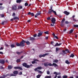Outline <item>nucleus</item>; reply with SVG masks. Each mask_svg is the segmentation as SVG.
I'll return each instance as SVG.
<instances>
[{
    "label": "nucleus",
    "instance_id": "32",
    "mask_svg": "<svg viewBox=\"0 0 78 78\" xmlns=\"http://www.w3.org/2000/svg\"><path fill=\"white\" fill-rule=\"evenodd\" d=\"M49 33V31H47L44 32V33H45V34H48Z\"/></svg>",
    "mask_w": 78,
    "mask_h": 78
},
{
    "label": "nucleus",
    "instance_id": "8",
    "mask_svg": "<svg viewBox=\"0 0 78 78\" xmlns=\"http://www.w3.org/2000/svg\"><path fill=\"white\" fill-rule=\"evenodd\" d=\"M44 32H43L42 31L40 32H39L38 33V34L37 35V37H40V36H41L42 35V34H43Z\"/></svg>",
    "mask_w": 78,
    "mask_h": 78
},
{
    "label": "nucleus",
    "instance_id": "33",
    "mask_svg": "<svg viewBox=\"0 0 78 78\" xmlns=\"http://www.w3.org/2000/svg\"><path fill=\"white\" fill-rule=\"evenodd\" d=\"M48 66H53V64H51V63H48Z\"/></svg>",
    "mask_w": 78,
    "mask_h": 78
},
{
    "label": "nucleus",
    "instance_id": "11",
    "mask_svg": "<svg viewBox=\"0 0 78 78\" xmlns=\"http://www.w3.org/2000/svg\"><path fill=\"white\" fill-rule=\"evenodd\" d=\"M0 63L2 64H4L5 62V60L2 59V60H0Z\"/></svg>",
    "mask_w": 78,
    "mask_h": 78
},
{
    "label": "nucleus",
    "instance_id": "44",
    "mask_svg": "<svg viewBox=\"0 0 78 78\" xmlns=\"http://www.w3.org/2000/svg\"><path fill=\"white\" fill-rule=\"evenodd\" d=\"M73 29L71 30L70 31V33H73Z\"/></svg>",
    "mask_w": 78,
    "mask_h": 78
},
{
    "label": "nucleus",
    "instance_id": "26",
    "mask_svg": "<svg viewBox=\"0 0 78 78\" xmlns=\"http://www.w3.org/2000/svg\"><path fill=\"white\" fill-rule=\"evenodd\" d=\"M53 13H54V14L55 15V16H57V14L56 13V12L55 11H54V10H53V12H52Z\"/></svg>",
    "mask_w": 78,
    "mask_h": 78
},
{
    "label": "nucleus",
    "instance_id": "25",
    "mask_svg": "<svg viewBox=\"0 0 78 78\" xmlns=\"http://www.w3.org/2000/svg\"><path fill=\"white\" fill-rule=\"evenodd\" d=\"M13 19L14 20H19V17H14L13 18Z\"/></svg>",
    "mask_w": 78,
    "mask_h": 78
},
{
    "label": "nucleus",
    "instance_id": "20",
    "mask_svg": "<svg viewBox=\"0 0 78 78\" xmlns=\"http://www.w3.org/2000/svg\"><path fill=\"white\" fill-rule=\"evenodd\" d=\"M12 68V66L11 65L9 66H8V69L9 70H10V69H11Z\"/></svg>",
    "mask_w": 78,
    "mask_h": 78
},
{
    "label": "nucleus",
    "instance_id": "28",
    "mask_svg": "<svg viewBox=\"0 0 78 78\" xmlns=\"http://www.w3.org/2000/svg\"><path fill=\"white\" fill-rule=\"evenodd\" d=\"M22 8H23V7H22V6H20L18 7V9H22Z\"/></svg>",
    "mask_w": 78,
    "mask_h": 78
},
{
    "label": "nucleus",
    "instance_id": "2",
    "mask_svg": "<svg viewBox=\"0 0 78 78\" xmlns=\"http://www.w3.org/2000/svg\"><path fill=\"white\" fill-rule=\"evenodd\" d=\"M16 45L17 47H24V44L23 43V41H22H22L20 42V43H17L16 44Z\"/></svg>",
    "mask_w": 78,
    "mask_h": 78
},
{
    "label": "nucleus",
    "instance_id": "9",
    "mask_svg": "<svg viewBox=\"0 0 78 78\" xmlns=\"http://www.w3.org/2000/svg\"><path fill=\"white\" fill-rule=\"evenodd\" d=\"M53 10H51L50 9H49L48 11V14H51L53 12Z\"/></svg>",
    "mask_w": 78,
    "mask_h": 78
},
{
    "label": "nucleus",
    "instance_id": "19",
    "mask_svg": "<svg viewBox=\"0 0 78 78\" xmlns=\"http://www.w3.org/2000/svg\"><path fill=\"white\" fill-rule=\"evenodd\" d=\"M10 47L12 48H14V47H16V46H15L14 44H10Z\"/></svg>",
    "mask_w": 78,
    "mask_h": 78
},
{
    "label": "nucleus",
    "instance_id": "49",
    "mask_svg": "<svg viewBox=\"0 0 78 78\" xmlns=\"http://www.w3.org/2000/svg\"><path fill=\"white\" fill-rule=\"evenodd\" d=\"M72 20H73V21H74V22H75L76 21V20L74 18H73Z\"/></svg>",
    "mask_w": 78,
    "mask_h": 78
},
{
    "label": "nucleus",
    "instance_id": "57",
    "mask_svg": "<svg viewBox=\"0 0 78 78\" xmlns=\"http://www.w3.org/2000/svg\"><path fill=\"white\" fill-rule=\"evenodd\" d=\"M51 26V27H54V24H50Z\"/></svg>",
    "mask_w": 78,
    "mask_h": 78
},
{
    "label": "nucleus",
    "instance_id": "38",
    "mask_svg": "<svg viewBox=\"0 0 78 78\" xmlns=\"http://www.w3.org/2000/svg\"><path fill=\"white\" fill-rule=\"evenodd\" d=\"M51 78V76H47L46 77H45L44 78Z\"/></svg>",
    "mask_w": 78,
    "mask_h": 78
},
{
    "label": "nucleus",
    "instance_id": "12",
    "mask_svg": "<svg viewBox=\"0 0 78 78\" xmlns=\"http://www.w3.org/2000/svg\"><path fill=\"white\" fill-rule=\"evenodd\" d=\"M65 14H66V16H68L70 12H68L67 11H64V12H63Z\"/></svg>",
    "mask_w": 78,
    "mask_h": 78
},
{
    "label": "nucleus",
    "instance_id": "24",
    "mask_svg": "<svg viewBox=\"0 0 78 78\" xmlns=\"http://www.w3.org/2000/svg\"><path fill=\"white\" fill-rule=\"evenodd\" d=\"M75 56V55L73 54H72L69 56L70 58H73Z\"/></svg>",
    "mask_w": 78,
    "mask_h": 78
},
{
    "label": "nucleus",
    "instance_id": "14",
    "mask_svg": "<svg viewBox=\"0 0 78 78\" xmlns=\"http://www.w3.org/2000/svg\"><path fill=\"white\" fill-rule=\"evenodd\" d=\"M23 53V51H21L20 52H19V51H17L16 52V54L18 55H20L21 54H22V53Z\"/></svg>",
    "mask_w": 78,
    "mask_h": 78
},
{
    "label": "nucleus",
    "instance_id": "10",
    "mask_svg": "<svg viewBox=\"0 0 78 78\" xmlns=\"http://www.w3.org/2000/svg\"><path fill=\"white\" fill-rule=\"evenodd\" d=\"M13 10H16L17 9V6L15 5H13L12 7Z\"/></svg>",
    "mask_w": 78,
    "mask_h": 78
},
{
    "label": "nucleus",
    "instance_id": "41",
    "mask_svg": "<svg viewBox=\"0 0 78 78\" xmlns=\"http://www.w3.org/2000/svg\"><path fill=\"white\" fill-rule=\"evenodd\" d=\"M4 23H7V21H4L2 23V25H4Z\"/></svg>",
    "mask_w": 78,
    "mask_h": 78
},
{
    "label": "nucleus",
    "instance_id": "23",
    "mask_svg": "<svg viewBox=\"0 0 78 78\" xmlns=\"http://www.w3.org/2000/svg\"><path fill=\"white\" fill-rule=\"evenodd\" d=\"M60 50V48H56V52H57L59 51V50Z\"/></svg>",
    "mask_w": 78,
    "mask_h": 78
},
{
    "label": "nucleus",
    "instance_id": "22",
    "mask_svg": "<svg viewBox=\"0 0 78 78\" xmlns=\"http://www.w3.org/2000/svg\"><path fill=\"white\" fill-rule=\"evenodd\" d=\"M41 11H39V12H37L36 14L37 16H39V15H41Z\"/></svg>",
    "mask_w": 78,
    "mask_h": 78
},
{
    "label": "nucleus",
    "instance_id": "13",
    "mask_svg": "<svg viewBox=\"0 0 78 78\" xmlns=\"http://www.w3.org/2000/svg\"><path fill=\"white\" fill-rule=\"evenodd\" d=\"M30 41H35V38L33 37H30Z\"/></svg>",
    "mask_w": 78,
    "mask_h": 78
},
{
    "label": "nucleus",
    "instance_id": "40",
    "mask_svg": "<svg viewBox=\"0 0 78 78\" xmlns=\"http://www.w3.org/2000/svg\"><path fill=\"white\" fill-rule=\"evenodd\" d=\"M10 76H16L14 74H13V73H11L10 74Z\"/></svg>",
    "mask_w": 78,
    "mask_h": 78
},
{
    "label": "nucleus",
    "instance_id": "58",
    "mask_svg": "<svg viewBox=\"0 0 78 78\" xmlns=\"http://www.w3.org/2000/svg\"><path fill=\"white\" fill-rule=\"evenodd\" d=\"M58 78H61V76H57Z\"/></svg>",
    "mask_w": 78,
    "mask_h": 78
},
{
    "label": "nucleus",
    "instance_id": "46",
    "mask_svg": "<svg viewBox=\"0 0 78 78\" xmlns=\"http://www.w3.org/2000/svg\"><path fill=\"white\" fill-rule=\"evenodd\" d=\"M37 72H38V73H42V72L39 70H37Z\"/></svg>",
    "mask_w": 78,
    "mask_h": 78
},
{
    "label": "nucleus",
    "instance_id": "18",
    "mask_svg": "<svg viewBox=\"0 0 78 78\" xmlns=\"http://www.w3.org/2000/svg\"><path fill=\"white\" fill-rule=\"evenodd\" d=\"M18 71H15L13 72V73L14 74V75H17L18 74Z\"/></svg>",
    "mask_w": 78,
    "mask_h": 78
},
{
    "label": "nucleus",
    "instance_id": "36",
    "mask_svg": "<svg viewBox=\"0 0 78 78\" xmlns=\"http://www.w3.org/2000/svg\"><path fill=\"white\" fill-rule=\"evenodd\" d=\"M37 68L38 70H41L42 69V67L41 66H38Z\"/></svg>",
    "mask_w": 78,
    "mask_h": 78
},
{
    "label": "nucleus",
    "instance_id": "51",
    "mask_svg": "<svg viewBox=\"0 0 78 78\" xmlns=\"http://www.w3.org/2000/svg\"><path fill=\"white\" fill-rule=\"evenodd\" d=\"M50 73V71H47V74H48V75H49Z\"/></svg>",
    "mask_w": 78,
    "mask_h": 78
},
{
    "label": "nucleus",
    "instance_id": "62",
    "mask_svg": "<svg viewBox=\"0 0 78 78\" xmlns=\"http://www.w3.org/2000/svg\"><path fill=\"white\" fill-rule=\"evenodd\" d=\"M50 17H48L47 18V20H50Z\"/></svg>",
    "mask_w": 78,
    "mask_h": 78
},
{
    "label": "nucleus",
    "instance_id": "17",
    "mask_svg": "<svg viewBox=\"0 0 78 78\" xmlns=\"http://www.w3.org/2000/svg\"><path fill=\"white\" fill-rule=\"evenodd\" d=\"M61 44H62V43H59V44H58V43H57L56 44L54 45V46L55 47H56V46H60V45H61Z\"/></svg>",
    "mask_w": 78,
    "mask_h": 78
},
{
    "label": "nucleus",
    "instance_id": "54",
    "mask_svg": "<svg viewBox=\"0 0 78 78\" xmlns=\"http://www.w3.org/2000/svg\"><path fill=\"white\" fill-rule=\"evenodd\" d=\"M69 22H68V21H66L65 22V23H66V24H69Z\"/></svg>",
    "mask_w": 78,
    "mask_h": 78
},
{
    "label": "nucleus",
    "instance_id": "43",
    "mask_svg": "<svg viewBox=\"0 0 78 78\" xmlns=\"http://www.w3.org/2000/svg\"><path fill=\"white\" fill-rule=\"evenodd\" d=\"M0 69H4V67H3L2 66H0Z\"/></svg>",
    "mask_w": 78,
    "mask_h": 78
},
{
    "label": "nucleus",
    "instance_id": "16",
    "mask_svg": "<svg viewBox=\"0 0 78 78\" xmlns=\"http://www.w3.org/2000/svg\"><path fill=\"white\" fill-rule=\"evenodd\" d=\"M44 67H47L48 66V62H44Z\"/></svg>",
    "mask_w": 78,
    "mask_h": 78
},
{
    "label": "nucleus",
    "instance_id": "47",
    "mask_svg": "<svg viewBox=\"0 0 78 78\" xmlns=\"http://www.w3.org/2000/svg\"><path fill=\"white\" fill-rule=\"evenodd\" d=\"M33 37H37V34H34V35H33Z\"/></svg>",
    "mask_w": 78,
    "mask_h": 78
},
{
    "label": "nucleus",
    "instance_id": "35",
    "mask_svg": "<svg viewBox=\"0 0 78 78\" xmlns=\"http://www.w3.org/2000/svg\"><path fill=\"white\" fill-rule=\"evenodd\" d=\"M65 21V19L64 18L62 20L61 23H64V22Z\"/></svg>",
    "mask_w": 78,
    "mask_h": 78
},
{
    "label": "nucleus",
    "instance_id": "63",
    "mask_svg": "<svg viewBox=\"0 0 78 78\" xmlns=\"http://www.w3.org/2000/svg\"><path fill=\"white\" fill-rule=\"evenodd\" d=\"M23 56H22L20 58V59H22L23 58Z\"/></svg>",
    "mask_w": 78,
    "mask_h": 78
},
{
    "label": "nucleus",
    "instance_id": "55",
    "mask_svg": "<svg viewBox=\"0 0 78 78\" xmlns=\"http://www.w3.org/2000/svg\"><path fill=\"white\" fill-rule=\"evenodd\" d=\"M52 8H53V6H52V5L51 6L50 9H49L53 10L52 9Z\"/></svg>",
    "mask_w": 78,
    "mask_h": 78
},
{
    "label": "nucleus",
    "instance_id": "60",
    "mask_svg": "<svg viewBox=\"0 0 78 78\" xmlns=\"http://www.w3.org/2000/svg\"><path fill=\"white\" fill-rule=\"evenodd\" d=\"M37 69H38L37 68H36L34 69V71H36L37 70Z\"/></svg>",
    "mask_w": 78,
    "mask_h": 78
},
{
    "label": "nucleus",
    "instance_id": "15",
    "mask_svg": "<svg viewBox=\"0 0 78 78\" xmlns=\"http://www.w3.org/2000/svg\"><path fill=\"white\" fill-rule=\"evenodd\" d=\"M53 66H54L55 67H58V66L55 63H53L52 64V66L53 67Z\"/></svg>",
    "mask_w": 78,
    "mask_h": 78
},
{
    "label": "nucleus",
    "instance_id": "30",
    "mask_svg": "<svg viewBox=\"0 0 78 78\" xmlns=\"http://www.w3.org/2000/svg\"><path fill=\"white\" fill-rule=\"evenodd\" d=\"M1 17L2 18H3L5 17V14H1Z\"/></svg>",
    "mask_w": 78,
    "mask_h": 78
},
{
    "label": "nucleus",
    "instance_id": "7",
    "mask_svg": "<svg viewBox=\"0 0 78 78\" xmlns=\"http://www.w3.org/2000/svg\"><path fill=\"white\" fill-rule=\"evenodd\" d=\"M27 15H30L32 17H33L34 16V14L33 13H31L30 12H29L27 14Z\"/></svg>",
    "mask_w": 78,
    "mask_h": 78
},
{
    "label": "nucleus",
    "instance_id": "52",
    "mask_svg": "<svg viewBox=\"0 0 78 78\" xmlns=\"http://www.w3.org/2000/svg\"><path fill=\"white\" fill-rule=\"evenodd\" d=\"M5 46H6V47H9V45H8L6 43H5Z\"/></svg>",
    "mask_w": 78,
    "mask_h": 78
},
{
    "label": "nucleus",
    "instance_id": "29",
    "mask_svg": "<svg viewBox=\"0 0 78 78\" xmlns=\"http://www.w3.org/2000/svg\"><path fill=\"white\" fill-rule=\"evenodd\" d=\"M22 2V0H16V3H20Z\"/></svg>",
    "mask_w": 78,
    "mask_h": 78
},
{
    "label": "nucleus",
    "instance_id": "6",
    "mask_svg": "<svg viewBox=\"0 0 78 78\" xmlns=\"http://www.w3.org/2000/svg\"><path fill=\"white\" fill-rule=\"evenodd\" d=\"M51 21L52 23L55 24V22H56V19H55V18L54 17L52 18Z\"/></svg>",
    "mask_w": 78,
    "mask_h": 78
},
{
    "label": "nucleus",
    "instance_id": "59",
    "mask_svg": "<svg viewBox=\"0 0 78 78\" xmlns=\"http://www.w3.org/2000/svg\"><path fill=\"white\" fill-rule=\"evenodd\" d=\"M35 62H35L34 61L32 62V64H35Z\"/></svg>",
    "mask_w": 78,
    "mask_h": 78
},
{
    "label": "nucleus",
    "instance_id": "50",
    "mask_svg": "<svg viewBox=\"0 0 78 78\" xmlns=\"http://www.w3.org/2000/svg\"><path fill=\"white\" fill-rule=\"evenodd\" d=\"M19 75H22V72H20L19 73Z\"/></svg>",
    "mask_w": 78,
    "mask_h": 78
},
{
    "label": "nucleus",
    "instance_id": "21",
    "mask_svg": "<svg viewBox=\"0 0 78 78\" xmlns=\"http://www.w3.org/2000/svg\"><path fill=\"white\" fill-rule=\"evenodd\" d=\"M58 61H59L58 60L55 59V60H54V61H53V62H55V63H57V62H58Z\"/></svg>",
    "mask_w": 78,
    "mask_h": 78
},
{
    "label": "nucleus",
    "instance_id": "34",
    "mask_svg": "<svg viewBox=\"0 0 78 78\" xmlns=\"http://www.w3.org/2000/svg\"><path fill=\"white\" fill-rule=\"evenodd\" d=\"M66 51H67V53H70V51L68 49H66L65 50Z\"/></svg>",
    "mask_w": 78,
    "mask_h": 78
},
{
    "label": "nucleus",
    "instance_id": "42",
    "mask_svg": "<svg viewBox=\"0 0 78 78\" xmlns=\"http://www.w3.org/2000/svg\"><path fill=\"white\" fill-rule=\"evenodd\" d=\"M41 76V75H39L37 76V78H39Z\"/></svg>",
    "mask_w": 78,
    "mask_h": 78
},
{
    "label": "nucleus",
    "instance_id": "64",
    "mask_svg": "<svg viewBox=\"0 0 78 78\" xmlns=\"http://www.w3.org/2000/svg\"><path fill=\"white\" fill-rule=\"evenodd\" d=\"M3 47H1L0 48V50H3Z\"/></svg>",
    "mask_w": 78,
    "mask_h": 78
},
{
    "label": "nucleus",
    "instance_id": "39",
    "mask_svg": "<svg viewBox=\"0 0 78 78\" xmlns=\"http://www.w3.org/2000/svg\"><path fill=\"white\" fill-rule=\"evenodd\" d=\"M62 52H63V53H64V54H67V53H66V51H64V50H63L62 51Z\"/></svg>",
    "mask_w": 78,
    "mask_h": 78
},
{
    "label": "nucleus",
    "instance_id": "5",
    "mask_svg": "<svg viewBox=\"0 0 78 78\" xmlns=\"http://www.w3.org/2000/svg\"><path fill=\"white\" fill-rule=\"evenodd\" d=\"M14 69L16 70H17V69H18V70H23V69H22V68L20 66L15 67H14Z\"/></svg>",
    "mask_w": 78,
    "mask_h": 78
},
{
    "label": "nucleus",
    "instance_id": "4",
    "mask_svg": "<svg viewBox=\"0 0 78 78\" xmlns=\"http://www.w3.org/2000/svg\"><path fill=\"white\" fill-rule=\"evenodd\" d=\"M23 41V44H24V47L25 46V43H26V44L27 45H30V41H25V40H22Z\"/></svg>",
    "mask_w": 78,
    "mask_h": 78
},
{
    "label": "nucleus",
    "instance_id": "61",
    "mask_svg": "<svg viewBox=\"0 0 78 78\" xmlns=\"http://www.w3.org/2000/svg\"><path fill=\"white\" fill-rule=\"evenodd\" d=\"M54 43V41H52L51 42V44H53Z\"/></svg>",
    "mask_w": 78,
    "mask_h": 78
},
{
    "label": "nucleus",
    "instance_id": "31",
    "mask_svg": "<svg viewBox=\"0 0 78 78\" xmlns=\"http://www.w3.org/2000/svg\"><path fill=\"white\" fill-rule=\"evenodd\" d=\"M65 62H66V64H70V62H69V61L67 60H66Z\"/></svg>",
    "mask_w": 78,
    "mask_h": 78
},
{
    "label": "nucleus",
    "instance_id": "48",
    "mask_svg": "<svg viewBox=\"0 0 78 78\" xmlns=\"http://www.w3.org/2000/svg\"><path fill=\"white\" fill-rule=\"evenodd\" d=\"M64 24H63V23H61V27H64Z\"/></svg>",
    "mask_w": 78,
    "mask_h": 78
},
{
    "label": "nucleus",
    "instance_id": "1",
    "mask_svg": "<svg viewBox=\"0 0 78 78\" xmlns=\"http://www.w3.org/2000/svg\"><path fill=\"white\" fill-rule=\"evenodd\" d=\"M22 65L23 67H26V68H30V67L33 66V65H32V64H31L30 65H28L26 63H23Z\"/></svg>",
    "mask_w": 78,
    "mask_h": 78
},
{
    "label": "nucleus",
    "instance_id": "3",
    "mask_svg": "<svg viewBox=\"0 0 78 78\" xmlns=\"http://www.w3.org/2000/svg\"><path fill=\"white\" fill-rule=\"evenodd\" d=\"M49 54H50L49 53H45L43 55H42V54H40L39 55V57L40 58H41V57H45V56H47Z\"/></svg>",
    "mask_w": 78,
    "mask_h": 78
},
{
    "label": "nucleus",
    "instance_id": "53",
    "mask_svg": "<svg viewBox=\"0 0 78 78\" xmlns=\"http://www.w3.org/2000/svg\"><path fill=\"white\" fill-rule=\"evenodd\" d=\"M16 16V14L15 13L13 12L12 14V16Z\"/></svg>",
    "mask_w": 78,
    "mask_h": 78
},
{
    "label": "nucleus",
    "instance_id": "45",
    "mask_svg": "<svg viewBox=\"0 0 78 78\" xmlns=\"http://www.w3.org/2000/svg\"><path fill=\"white\" fill-rule=\"evenodd\" d=\"M28 5V4L27 2L25 3V6H27Z\"/></svg>",
    "mask_w": 78,
    "mask_h": 78
},
{
    "label": "nucleus",
    "instance_id": "27",
    "mask_svg": "<svg viewBox=\"0 0 78 78\" xmlns=\"http://www.w3.org/2000/svg\"><path fill=\"white\" fill-rule=\"evenodd\" d=\"M20 62V59H18L16 60V62L17 63H19V62Z\"/></svg>",
    "mask_w": 78,
    "mask_h": 78
},
{
    "label": "nucleus",
    "instance_id": "56",
    "mask_svg": "<svg viewBox=\"0 0 78 78\" xmlns=\"http://www.w3.org/2000/svg\"><path fill=\"white\" fill-rule=\"evenodd\" d=\"M55 37L56 38V39H59L58 38V36H55V37Z\"/></svg>",
    "mask_w": 78,
    "mask_h": 78
},
{
    "label": "nucleus",
    "instance_id": "37",
    "mask_svg": "<svg viewBox=\"0 0 78 78\" xmlns=\"http://www.w3.org/2000/svg\"><path fill=\"white\" fill-rule=\"evenodd\" d=\"M74 27H75V28H78V25H76L75 24H74L73 25Z\"/></svg>",
    "mask_w": 78,
    "mask_h": 78
}]
</instances>
